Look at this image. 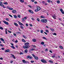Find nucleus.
I'll use <instances>...</instances> for the list:
<instances>
[{"label": "nucleus", "instance_id": "f257e3e1", "mask_svg": "<svg viewBox=\"0 0 64 64\" xmlns=\"http://www.w3.org/2000/svg\"><path fill=\"white\" fill-rule=\"evenodd\" d=\"M24 45L25 46H23V48L24 49H28L30 47V46L29 45H28L29 44V43L28 42H27L24 44Z\"/></svg>", "mask_w": 64, "mask_h": 64}, {"label": "nucleus", "instance_id": "f03ea898", "mask_svg": "<svg viewBox=\"0 0 64 64\" xmlns=\"http://www.w3.org/2000/svg\"><path fill=\"white\" fill-rule=\"evenodd\" d=\"M41 21L43 23H46L47 22V20L46 19H42L41 20Z\"/></svg>", "mask_w": 64, "mask_h": 64}, {"label": "nucleus", "instance_id": "7ed1b4c3", "mask_svg": "<svg viewBox=\"0 0 64 64\" xmlns=\"http://www.w3.org/2000/svg\"><path fill=\"white\" fill-rule=\"evenodd\" d=\"M32 56L34 58V59L36 60H38V57L37 56H35L34 54H32Z\"/></svg>", "mask_w": 64, "mask_h": 64}, {"label": "nucleus", "instance_id": "20e7f679", "mask_svg": "<svg viewBox=\"0 0 64 64\" xmlns=\"http://www.w3.org/2000/svg\"><path fill=\"white\" fill-rule=\"evenodd\" d=\"M37 9H38V8H39V9H38H38H36L35 10V12H37L38 11H39L40 10V7H39V6H37V7H36Z\"/></svg>", "mask_w": 64, "mask_h": 64}, {"label": "nucleus", "instance_id": "39448f33", "mask_svg": "<svg viewBox=\"0 0 64 64\" xmlns=\"http://www.w3.org/2000/svg\"><path fill=\"white\" fill-rule=\"evenodd\" d=\"M41 62H42V63H47V61H46L45 60L42 59L41 60Z\"/></svg>", "mask_w": 64, "mask_h": 64}, {"label": "nucleus", "instance_id": "423d86ee", "mask_svg": "<svg viewBox=\"0 0 64 64\" xmlns=\"http://www.w3.org/2000/svg\"><path fill=\"white\" fill-rule=\"evenodd\" d=\"M3 22H4V24H6V25H9V24L8 23V22H7L5 21H3Z\"/></svg>", "mask_w": 64, "mask_h": 64}, {"label": "nucleus", "instance_id": "0eeeda50", "mask_svg": "<svg viewBox=\"0 0 64 64\" xmlns=\"http://www.w3.org/2000/svg\"><path fill=\"white\" fill-rule=\"evenodd\" d=\"M28 12L30 13H32V14H33L34 12H33L31 10H28Z\"/></svg>", "mask_w": 64, "mask_h": 64}, {"label": "nucleus", "instance_id": "6e6552de", "mask_svg": "<svg viewBox=\"0 0 64 64\" xmlns=\"http://www.w3.org/2000/svg\"><path fill=\"white\" fill-rule=\"evenodd\" d=\"M60 11L62 13V14H64V12H63V9H60Z\"/></svg>", "mask_w": 64, "mask_h": 64}, {"label": "nucleus", "instance_id": "1a4fd4ad", "mask_svg": "<svg viewBox=\"0 0 64 64\" xmlns=\"http://www.w3.org/2000/svg\"><path fill=\"white\" fill-rule=\"evenodd\" d=\"M52 16L53 18L55 19H56V15H55V14H54V15Z\"/></svg>", "mask_w": 64, "mask_h": 64}, {"label": "nucleus", "instance_id": "9d476101", "mask_svg": "<svg viewBox=\"0 0 64 64\" xmlns=\"http://www.w3.org/2000/svg\"><path fill=\"white\" fill-rule=\"evenodd\" d=\"M5 52H10V50L9 49H8L5 50Z\"/></svg>", "mask_w": 64, "mask_h": 64}, {"label": "nucleus", "instance_id": "9b49d317", "mask_svg": "<svg viewBox=\"0 0 64 64\" xmlns=\"http://www.w3.org/2000/svg\"><path fill=\"white\" fill-rule=\"evenodd\" d=\"M11 55H12V57L14 58V59H16V57L14 55L12 54H11Z\"/></svg>", "mask_w": 64, "mask_h": 64}, {"label": "nucleus", "instance_id": "f8f14e48", "mask_svg": "<svg viewBox=\"0 0 64 64\" xmlns=\"http://www.w3.org/2000/svg\"><path fill=\"white\" fill-rule=\"evenodd\" d=\"M12 12L13 13H15L16 12V10H13L12 11Z\"/></svg>", "mask_w": 64, "mask_h": 64}, {"label": "nucleus", "instance_id": "ddd939ff", "mask_svg": "<svg viewBox=\"0 0 64 64\" xmlns=\"http://www.w3.org/2000/svg\"><path fill=\"white\" fill-rule=\"evenodd\" d=\"M18 22L19 24V25H23V24H22V23H21V22H20L18 21Z\"/></svg>", "mask_w": 64, "mask_h": 64}, {"label": "nucleus", "instance_id": "4468645a", "mask_svg": "<svg viewBox=\"0 0 64 64\" xmlns=\"http://www.w3.org/2000/svg\"><path fill=\"white\" fill-rule=\"evenodd\" d=\"M22 61L23 62V63H26L27 62H26V61H25V60H22Z\"/></svg>", "mask_w": 64, "mask_h": 64}, {"label": "nucleus", "instance_id": "2eb2a0df", "mask_svg": "<svg viewBox=\"0 0 64 64\" xmlns=\"http://www.w3.org/2000/svg\"><path fill=\"white\" fill-rule=\"evenodd\" d=\"M28 52V50L27 49H26L24 50V52L26 53H27V52Z\"/></svg>", "mask_w": 64, "mask_h": 64}, {"label": "nucleus", "instance_id": "dca6fc26", "mask_svg": "<svg viewBox=\"0 0 64 64\" xmlns=\"http://www.w3.org/2000/svg\"><path fill=\"white\" fill-rule=\"evenodd\" d=\"M14 24L15 26H18V24H17L16 23V22L14 23Z\"/></svg>", "mask_w": 64, "mask_h": 64}, {"label": "nucleus", "instance_id": "f3484780", "mask_svg": "<svg viewBox=\"0 0 64 64\" xmlns=\"http://www.w3.org/2000/svg\"><path fill=\"white\" fill-rule=\"evenodd\" d=\"M50 29L51 31H54V29H52L51 28H50Z\"/></svg>", "mask_w": 64, "mask_h": 64}, {"label": "nucleus", "instance_id": "a211bd4d", "mask_svg": "<svg viewBox=\"0 0 64 64\" xmlns=\"http://www.w3.org/2000/svg\"><path fill=\"white\" fill-rule=\"evenodd\" d=\"M32 41H33V42H36V39H32Z\"/></svg>", "mask_w": 64, "mask_h": 64}, {"label": "nucleus", "instance_id": "6ab92c4d", "mask_svg": "<svg viewBox=\"0 0 64 64\" xmlns=\"http://www.w3.org/2000/svg\"><path fill=\"white\" fill-rule=\"evenodd\" d=\"M0 40H1V41H3V42H4V40L2 38H1L0 39Z\"/></svg>", "mask_w": 64, "mask_h": 64}, {"label": "nucleus", "instance_id": "aec40b11", "mask_svg": "<svg viewBox=\"0 0 64 64\" xmlns=\"http://www.w3.org/2000/svg\"><path fill=\"white\" fill-rule=\"evenodd\" d=\"M22 42H24V43H25V42H26V41L24 39H22Z\"/></svg>", "mask_w": 64, "mask_h": 64}, {"label": "nucleus", "instance_id": "412c9836", "mask_svg": "<svg viewBox=\"0 0 64 64\" xmlns=\"http://www.w3.org/2000/svg\"><path fill=\"white\" fill-rule=\"evenodd\" d=\"M40 44L42 45H44V42H42L40 43Z\"/></svg>", "mask_w": 64, "mask_h": 64}, {"label": "nucleus", "instance_id": "4be33fe9", "mask_svg": "<svg viewBox=\"0 0 64 64\" xmlns=\"http://www.w3.org/2000/svg\"><path fill=\"white\" fill-rule=\"evenodd\" d=\"M7 29H6V31H5V32H6V34H7Z\"/></svg>", "mask_w": 64, "mask_h": 64}, {"label": "nucleus", "instance_id": "5701e85b", "mask_svg": "<svg viewBox=\"0 0 64 64\" xmlns=\"http://www.w3.org/2000/svg\"><path fill=\"white\" fill-rule=\"evenodd\" d=\"M48 61L49 62H50V63H53V61L52 60H49Z\"/></svg>", "mask_w": 64, "mask_h": 64}, {"label": "nucleus", "instance_id": "b1692460", "mask_svg": "<svg viewBox=\"0 0 64 64\" xmlns=\"http://www.w3.org/2000/svg\"><path fill=\"white\" fill-rule=\"evenodd\" d=\"M20 1L22 3H24V0H20Z\"/></svg>", "mask_w": 64, "mask_h": 64}, {"label": "nucleus", "instance_id": "393cba45", "mask_svg": "<svg viewBox=\"0 0 64 64\" xmlns=\"http://www.w3.org/2000/svg\"><path fill=\"white\" fill-rule=\"evenodd\" d=\"M43 31L42 30H40V33H43Z\"/></svg>", "mask_w": 64, "mask_h": 64}, {"label": "nucleus", "instance_id": "a878e982", "mask_svg": "<svg viewBox=\"0 0 64 64\" xmlns=\"http://www.w3.org/2000/svg\"><path fill=\"white\" fill-rule=\"evenodd\" d=\"M12 48H13V49H15V47H14V46H10Z\"/></svg>", "mask_w": 64, "mask_h": 64}, {"label": "nucleus", "instance_id": "bb28decb", "mask_svg": "<svg viewBox=\"0 0 64 64\" xmlns=\"http://www.w3.org/2000/svg\"><path fill=\"white\" fill-rule=\"evenodd\" d=\"M22 37H23L24 38H25V39H26V38H27V37H26V36H24L23 35Z\"/></svg>", "mask_w": 64, "mask_h": 64}, {"label": "nucleus", "instance_id": "cd10ccee", "mask_svg": "<svg viewBox=\"0 0 64 64\" xmlns=\"http://www.w3.org/2000/svg\"><path fill=\"white\" fill-rule=\"evenodd\" d=\"M9 10H13V8H9Z\"/></svg>", "mask_w": 64, "mask_h": 64}, {"label": "nucleus", "instance_id": "c85d7f7f", "mask_svg": "<svg viewBox=\"0 0 64 64\" xmlns=\"http://www.w3.org/2000/svg\"><path fill=\"white\" fill-rule=\"evenodd\" d=\"M17 17H18L19 18H21V17L20 16V15H18V16H17Z\"/></svg>", "mask_w": 64, "mask_h": 64}, {"label": "nucleus", "instance_id": "c756f323", "mask_svg": "<svg viewBox=\"0 0 64 64\" xmlns=\"http://www.w3.org/2000/svg\"><path fill=\"white\" fill-rule=\"evenodd\" d=\"M14 18H17V16H16V15H14Z\"/></svg>", "mask_w": 64, "mask_h": 64}, {"label": "nucleus", "instance_id": "7c9ffc66", "mask_svg": "<svg viewBox=\"0 0 64 64\" xmlns=\"http://www.w3.org/2000/svg\"><path fill=\"white\" fill-rule=\"evenodd\" d=\"M20 28H21L22 29H24V27L22 26H20Z\"/></svg>", "mask_w": 64, "mask_h": 64}, {"label": "nucleus", "instance_id": "2f4dec72", "mask_svg": "<svg viewBox=\"0 0 64 64\" xmlns=\"http://www.w3.org/2000/svg\"><path fill=\"white\" fill-rule=\"evenodd\" d=\"M4 5H7V4H8V3L7 2H6L4 3Z\"/></svg>", "mask_w": 64, "mask_h": 64}, {"label": "nucleus", "instance_id": "473e14b6", "mask_svg": "<svg viewBox=\"0 0 64 64\" xmlns=\"http://www.w3.org/2000/svg\"><path fill=\"white\" fill-rule=\"evenodd\" d=\"M55 54H54V56H52V58H55Z\"/></svg>", "mask_w": 64, "mask_h": 64}, {"label": "nucleus", "instance_id": "72a5a7b5", "mask_svg": "<svg viewBox=\"0 0 64 64\" xmlns=\"http://www.w3.org/2000/svg\"><path fill=\"white\" fill-rule=\"evenodd\" d=\"M0 29H1V30H3V28L2 27H0Z\"/></svg>", "mask_w": 64, "mask_h": 64}, {"label": "nucleus", "instance_id": "f704fd0d", "mask_svg": "<svg viewBox=\"0 0 64 64\" xmlns=\"http://www.w3.org/2000/svg\"><path fill=\"white\" fill-rule=\"evenodd\" d=\"M56 2L58 4H59V3H60V1L59 0L57 1Z\"/></svg>", "mask_w": 64, "mask_h": 64}, {"label": "nucleus", "instance_id": "c9c22d12", "mask_svg": "<svg viewBox=\"0 0 64 64\" xmlns=\"http://www.w3.org/2000/svg\"><path fill=\"white\" fill-rule=\"evenodd\" d=\"M60 48L61 49H63V46H60Z\"/></svg>", "mask_w": 64, "mask_h": 64}, {"label": "nucleus", "instance_id": "e433bc0d", "mask_svg": "<svg viewBox=\"0 0 64 64\" xmlns=\"http://www.w3.org/2000/svg\"><path fill=\"white\" fill-rule=\"evenodd\" d=\"M53 35H55L56 36V35H57V34H56V33H54L53 34Z\"/></svg>", "mask_w": 64, "mask_h": 64}, {"label": "nucleus", "instance_id": "4c0bfd02", "mask_svg": "<svg viewBox=\"0 0 64 64\" xmlns=\"http://www.w3.org/2000/svg\"><path fill=\"white\" fill-rule=\"evenodd\" d=\"M34 49L33 48H32L30 50V51H34Z\"/></svg>", "mask_w": 64, "mask_h": 64}, {"label": "nucleus", "instance_id": "58836bf2", "mask_svg": "<svg viewBox=\"0 0 64 64\" xmlns=\"http://www.w3.org/2000/svg\"><path fill=\"white\" fill-rule=\"evenodd\" d=\"M40 17L41 18H45V17L42 16H40Z\"/></svg>", "mask_w": 64, "mask_h": 64}, {"label": "nucleus", "instance_id": "ea45409f", "mask_svg": "<svg viewBox=\"0 0 64 64\" xmlns=\"http://www.w3.org/2000/svg\"><path fill=\"white\" fill-rule=\"evenodd\" d=\"M37 20L38 21V22H39V21H40V20L39 18H37Z\"/></svg>", "mask_w": 64, "mask_h": 64}, {"label": "nucleus", "instance_id": "a19ab883", "mask_svg": "<svg viewBox=\"0 0 64 64\" xmlns=\"http://www.w3.org/2000/svg\"><path fill=\"white\" fill-rule=\"evenodd\" d=\"M46 32H47L48 33H49V30H46Z\"/></svg>", "mask_w": 64, "mask_h": 64}, {"label": "nucleus", "instance_id": "79ce46f5", "mask_svg": "<svg viewBox=\"0 0 64 64\" xmlns=\"http://www.w3.org/2000/svg\"><path fill=\"white\" fill-rule=\"evenodd\" d=\"M0 6H2V7H3V6H4V5L3 4H0Z\"/></svg>", "mask_w": 64, "mask_h": 64}, {"label": "nucleus", "instance_id": "37998d69", "mask_svg": "<svg viewBox=\"0 0 64 64\" xmlns=\"http://www.w3.org/2000/svg\"><path fill=\"white\" fill-rule=\"evenodd\" d=\"M22 21L23 22H24V21H25V20H24V18H22Z\"/></svg>", "mask_w": 64, "mask_h": 64}, {"label": "nucleus", "instance_id": "c03bdc74", "mask_svg": "<svg viewBox=\"0 0 64 64\" xmlns=\"http://www.w3.org/2000/svg\"><path fill=\"white\" fill-rule=\"evenodd\" d=\"M30 62H31V63H34V61L31 60L30 61Z\"/></svg>", "mask_w": 64, "mask_h": 64}, {"label": "nucleus", "instance_id": "a18cd8bd", "mask_svg": "<svg viewBox=\"0 0 64 64\" xmlns=\"http://www.w3.org/2000/svg\"><path fill=\"white\" fill-rule=\"evenodd\" d=\"M30 56H28V57L27 58V59H28V58H29V59H30Z\"/></svg>", "mask_w": 64, "mask_h": 64}, {"label": "nucleus", "instance_id": "49530a36", "mask_svg": "<svg viewBox=\"0 0 64 64\" xmlns=\"http://www.w3.org/2000/svg\"><path fill=\"white\" fill-rule=\"evenodd\" d=\"M6 20H7V21H9V18H6Z\"/></svg>", "mask_w": 64, "mask_h": 64}, {"label": "nucleus", "instance_id": "de8ad7c7", "mask_svg": "<svg viewBox=\"0 0 64 64\" xmlns=\"http://www.w3.org/2000/svg\"><path fill=\"white\" fill-rule=\"evenodd\" d=\"M9 16H10V17H12V18L13 17V16H12V15L10 14H9Z\"/></svg>", "mask_w": 64, "mask_h": 64}, {"label": "nucleus", "instance_id": "09e8293b", "mask_svg": "<svg viewBox=\"0 0 64 64\" xmlns=\"http://www.w3.org/2000/svg\"><path fill=\"white\" fill-rule=\"evenodd\" d=\"M45 51L46 52H47V51H48V49L47 48H46L45 50Z\"/></svg>", "mask_w": 64, "mask_h": 64}, {"label": "nucleus", "instance_id": "8fccbe9b", "mask_svg": "<svg viewBox=\"0 0 64 64\" xmlns=\"http://www.w3.org/2000/svg\"><path fill=\"white\" fill-rule=\"evenodd\" d=\"M20 55H21L22 54V55L23 54V53L22 52H20Z\"/></svg>", "mask_w": 64, "mask_h": 64}, {"label": "nucleus", "instance_id": "3c124183", "mask_svg": "<svg viewBox=\"0 0 64 64\" xmlns=\"http://www.w3.org/2000/svg\"><path fill=\"white\" fill-rule=\"evenodd\" d=\"M0 46H2V47H3L4 46H3V44L2 45L1 44H0Z\"/></svg>", "mask_w": 64, "mask_h": 64}, {"label": "nucleus", "instance_id": "603ef678", "mask_svg": "<svg viewBox=\"0 0 64 64\" xmlns=\"http://www.w3.org/2000/svg\"><path fill=\"white\" fill-rule=\"evenodd\" d=\"M32 20H33V21H34L35 20V19H34V18H32Z\"/></svg>", "mask_w": 64, "mask_h": 64}, {"label": "nucleus", "instance_id": "864d4df0", "mask_svg": "<svg viewBox=\"0 0 64 64\" xmlns=\"http://www.w3.org/2000/svg\"><path fill=\"white\" fill-rule=\"evenodd\" d=\"M8 32H9L10 33H11V32L9 31V30H8Z\"/></svg>", "mask_w": 64, "mask_h": 64}, {"label": "nucleus", "instance_id": "5fc2aeb1", "mask_svg": "<svg viewBox=\"0 0 64 64\" xmlns=\"http://www.w3.org/2000/svg\"><path fill=\"white\" fill-rule=\"evenodd\" d=\"M42 38L44 39H46V38L45 37H43Z\"/></svg>", "mask_w": 64, "mask_h": 64}, {"label": "nucleus", "instance_id": "6e6d98bb", "mask_svg": "<svg viewBox=\"0 0 64 64\" xmlns=\"http://www.w3.org/2000/svg\"><path fill=\"white\" fill-rule=\"evenodd\" d=\"M48 2L49 3H50V2H50V0H48Z\"/></svg>", "mask_w": 64, "mask_h": 64}, {"label": "nucleus", "instance_id": "4d7b16f0", "mask_svg": "<svg viewBox=\"0 0 64 64\" xmlns=\"http://www.w3.org/2000/svg\"><path fill=\"white\" fill-rule=\"evenodd\" d=\"M49 51H50V53H52V51L50 50H49Z\"/></svg>", "mask_w": 64, "mask_h": 64}, {"label": "nucleus", "instance_id": "13d9d810", "mask_svg": "<svg viewBox=\"0 0 64 64\" xmlns=\"http://www.w3.org/2000/svg\"><path fill=\"white\" fill-rule=\"evenodd\" d=\"M29 25L30 26H31V27H32V25L31 24H30Z\"/></svg>", "mask_w": 64, "mask_h": 64}, {"label": "nucleus", "instance_id": "bf43d9fd", "mask_svg": "<svg viewBox=\"0 0 64 64\" xmlns=\"http://www.w3.org/2000/svg\"><path fill=\"white\" fill-rule=\"evenodd\" d=\"M30 59H32V57L31 56H30Z\"/></svg>", "mask_w": 64, "mask_h": 64}, {"label": "nucleus", "instance_id": "052dcab7", "mask_svg": "<svg viewBox=\"0 0 64 64\" xmlns=\"http://www.w3.org/2000/svg\"><path fill=\"white\" fill-rule=\"evenodd\" d=\"M1 48L2 49V50H4V49H5V48Z\"/></svg>", "mask_w": 64, "mask_h": 64}, {"label": "nucleus", "instance_id": "680f3d73", "mask_svg": "<svg viewBox=\"0 0 64 64\" xmlns=\"http://www.w3.org/2000/svg\"><path fill=\"white\" fill-rule=\"evenodd\" d=\"M32 46H33V47H36V46L34 45H32Z\"/></svg>", "mask_w": 64, "mask_h": 64}, {"label": "nucleus", "instance_id": "e2e57ef3", "mask_svg": "<svg viewBox=\"0 0 64 64\" xmlns=\"http://www.w3.org/2000/svg\"><path fill=\"white\" fill-rule=\"evenodd\" d=\"M17 34H21V32H17Z\"/></svg>", "mask_w": 64, "mask_h": 64}, {"label": "nucleus", "instance_id": "0e129e2a", "mask_svg": "<svg viewBox=\"0 0 64 64\" xmlns=\"http://www.w3.org/2000/svg\"><path fill=\"white\" fill-rule=\"evenodd\" d=\"M44 33H45V34H46V35H47V33L46 32H44Z\"/></svg>", "mask_w": 64, "mask_h": 64}, {"label": "nucleus", "instance_id": "69168bd1", "mask_svg": "<svg viewBox=\"0 0 64 64\" xmlns=\"http://www.w3.org/2000/svg\"><path fill=\"white\" fill-rule=\"evenodd\" d=\"M44 3H45V2L44 1H42V3H43L44 4Z\"/></svg>", "mask_w": 64, "mask_h": 64}, {"label": "nucleus", "instance_id": "338daca9", "mask_svg": "<svg viewBox=\"0 0 64 64\" xmlns=\"http://www.w3.org/2000/svg\"><path fill=\"white\" fill-rule=\"evenodd\" d=\"M13 35L14 36H16V34H14Z\"/></svg>", "mask_w": 64, "mask_h": 64}, {"label": "nucleus", "instance_id": "774afa93", "mask_svg": "<svg viewBox=\"0 0 64 64\" xmlns=\"http://www.w3.org/2000/svg\"><path fill=\"white\" fill-rule=\"evenodd\" d=\"M31 1L32 2H34V0H32Z\"/></svg>", "mask_w": 64, "mask_h": 64}]
</instances>
